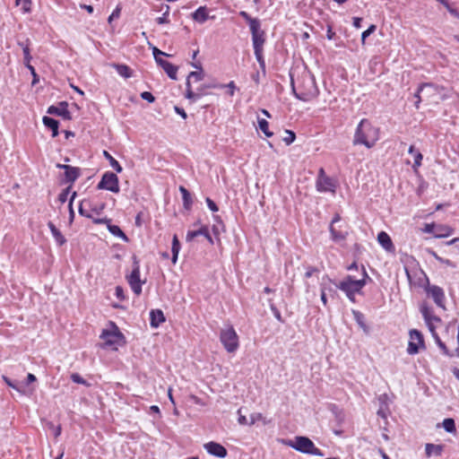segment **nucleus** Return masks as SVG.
Returning a JSON list of instances; mask_svg holds the SVG:
<instances>
[{"label": "nucleus", "instance_id": "55", "mask_svg": "<svg viewBox=\"0 0 459 459\" xmlns=\"http://www.w3.org/2000/svg\"><path fill=\"white\" fill-rule=\"evenodd\" d=\"M141 98L149 103H153L155 101V97L150 91H143L141 93Z\"/></svg>", "mask_w": 459, "mask_h": 459}, {"label": "nucleus", "instance_id": "40", "mask_svg": "<svg viewBox=\"0 0 459 459\" xmlns=\"http://www.w3.org/2000/svg\"><path fill=\"white\" fill-rule=\"evenodd\" d=\"M437 346L443 351L446 356L453 357L454 354L448 350L445 342H443L438 335L433 337Z\"/></svg>", "mask_w": 459, "mask_h": 459}, {"label": "nucleus", "instance_id": "38", "mask_svg": "<svg viewBox=\"0 0 459 459\" xmlns=\"http://www.w3.org/2000/svg\"><path fill=\"white\" fill-rule=\"evenodd\" d=\"M442 426L445 429V430L448 433H455L456 428H455V420L452 418H446L443 420Z\"/></svg>", "mask_w": 459, "mask_h": 459}, {"label": "nucleus", "instance_id": "14", "mask_svg": "<svg viewBox=\"0 0 459 459\" xmlns=\"http://www.w3.org/2000/svg\"><path fill=\"white\" fill-rule=\"evenodd\" d=\"M426 291L439 307H445V293L442 288L437 285H429Z\"/></svg>", "mask_w": 459, "mask_h": 459}, {"label": "nucleus", "instance_id": "27", "mask_svg": "<svg viewBox=\"0 0 459 459\" xmlns=\"http://www.w3.org/2000/svg\"><path fill=\"white\" fill-rule=\"evenodd\" d=\"M48 226L58 246H63L66 243L65 238L63 236L61 231L55 226L52 221L48 222Z\"/></svg>", "mask_w": 459, "mask_h": 459}, {"label": "nucleus", "instance_id": "58", "mask_svg": "<svg viewBox=\"0 0 459 459\" xmlns=\"http://www.w3.org/2000/svg\"><path fill=\"white\" fill-rule=\"evenodd\" d=\"M206 201V204H207V206L209 207V209L212 211V212H218L219 211V207L218 205L209 197H207L205 199Z\"/></svg>", "mask_w": 459, "mask_h": 459}, {"label": "nucleus", "instance_id": "23", "mask_svg": "<svg viewBox=\"0 0 459 459\" xmlns=\"http://www.w3.org/2000/svg\"><path fill=\"white\" fill-rule=\"evenodd\" d=\"M377 241L386 251L392 252L394 250L393 241L386 232L380 231L377 235Z\"/></svg>", "mask_w": 459, "mask_h": 459}, {"label": "nucleus", "instance_id": "64", "mask_svg": "<svg viewBox=\"0 0 459 459\" xmlns=\"http://www.w3.org/2000/svg\"><path fill=\"white\" fill-rule=\"evenodd\" d=\"M317 268L316 267H314V266H309L307 267V272L305 273V277L306 278H310L314 273L317 272Z\"/></svg>", "mask_w": 459, "mask_h": 459}, {"label": "nucleus", "instance_id": "42", "mask_svg": "<svg viewBox=\"0 0 459 459\" xmlns=\"http://www.w3.org/2000/svg\"><path fill=\"white\" fill-rule=\"evenodd\" d=\"M204 71L190 72L187 75L186 82H191V79H194L195 82H200L204 79Z\"/></svg>", "mask_w": 459, "mask_h": 459}, {"label": "nucleus", "instance_id": "18", "mask_svg": "<svg viewBox=\"0 0 459 459\" xmlns=\"http://www.w3.org/2000/svg\"><path fill=\"white\" fill-rule=\"evenodd\" d=\"M202 237L204 236L207 240L208 242L212 245L213 244V239L212 238V236L210 235L209 233V230H208V227L207 226H202L199 230H189L186 234V241L190 242L192 241L196 237Z\"/></svg>", "mask_w": 459, "mask_h": 459}, {"label": "nucleus", "instance_id": "59", "mask_svg": "<svg viewBox=\"0 0 459 459\" xmlns=\"http://www.w3.org/2000/svg\"><path fill=\"white\" fill-rule=\"evenodd\" d=\"M121 7L119 5L112 12V13L108 17V22H111L112 20L117 19L120 15Z\"/></svg>", "mask_w": 459, "mask_h": 459}, {"label": "nucleus", "instance_id": "37", "mask_svg": "<svg viewBox=\"0 0 459 459\" xmlns=\"http://www.w3.org/2000/svg\"><path fill=\"white\" fill-rule=\"evenodd\" d=\"M408 152L412 154L414 157V165L413 167H420L421 165V160L423 159L422 154L420 151L416 150L413 145L409 147Z\"/></svg>", "mask_w": 459, "mask_h": 459}, {"label": "nucleus", "instance_id": "25", "mask_svg": "<svg viewBox=\"0 0 459 459\" xmlns=\"http://www.w3.org/2000/svg\"><path fill=\"white\" fill-rule=\"evenodd\" d=\"M444 451L443 445H435L428 443L425 446V453L427 457H430L432 455L440 456Z\"/></svg>", "mask_w": 459, "mask_h": 459}, {"label": "nucleus", "instance_id": "26", "mask_svg": "<svg viewBox=\"0 0 459 459\" xmlns=\"http://www.w3.org/2000/svg\"><path fill=\"white\" fill-rule=\"evenodd\" d=\"M420 312L422 314V316L425 320V322L429 321H436L440 322V318L433 314V310L431 307H429L426 303H423L420 306Z\"/></svg>", "mask_w": 459, "mask_h": 459}, {"label": "nucleus", "instance_id": "11", "mask_svg": "<svg viewBox=\"0 0 459 459\" xmlns=\"http://www.w3.org/2000/svg\"><path fill=\"white\" fill-rule=\"evenodd\" d=\"M409 334L410 341L408 343L407 352L410 355L419 353L420 348H426L423 334L420 331H418L417 329H411Z\"/></svg>", "mask_w": 459, "mask_h": 459}, {"label": "nucleus", "instance_id": "20", "mask_svg": "<svg viewBox=\"0 0 459 459\" xmlns=\"http://www.w3.org/2000/svg\"><path fill=\"white\" fill-rule=\"evenodd\" d=\"M166 320L164 313L160 309H152L150 311V325L153 328H157Z\"/></svg>", "mask_w": 459, "mask_h": 459}, {"label": "nucleus", "instance_id": "48", "mask_svg": "<svg viewBox=\"0 0 459 459\" xmlns=\"http://www.w3.org/2000/svg\"><path fill=\"white\" fill-rule=\"evenodd\" d=\"M287 136H285L283 138V142L287 144V145H290L291 144L295 139H296V134L293 131H290V130H286L285 131Z\"/></svg>", "mask_w": 459, "mask_h": 459}, {"label": "nucleus", "instance_id": "31", "mask_svg": "<svg viewBox=\"0 0 459 459\" xmlns=\"http://www.w3.org/2000/svg\"><path fill=\"white\" fill-rule=\"evenodd\" d=\"M452 232H453V229L451 227L439 224V225H436L434 237L441 238H445V237L451 235Z\"/></svg>", "mask_w": 459, "mask_h": 459}, {"label": "nucleus", "instance_id": "1", "mask_svg": "<svg viewBox=\"0 0 459 459\" xmlns=\"http://www.w3.org/2000/svg\"><path fill=\"white\" fill-rule=\"evenodd\" d=\"M290 76L292 92L298 100L308 102L317 98L319 89L309 70L304 68L300 72H290Z\"/></svg>", "mask_w": 459, "mask_h": 459}, {"label": "nucleus", "instance_id": "29", "mask_svg": "<svg viewBox=\"0 0 459 459\" xmlns=\"http://www.w3.org/2000/svg\"><path fill=\"white\" fill-rule=\"evenodd\" d=\"M208 12L207 8L205 6H200L198 7L193 13L192 18L199 22L204 23L208 20Z\"/></svg>", "mask_w": 459, "mask_h": 459}, {"label": "nucleus", "instance_id": "16", "mask_svg": "<svg viewBox=\"0 0 459 459\" xmlns=\"http://www.w3.org/2000/svg\"><path fill=\"white\" fill-rule=\"evenodd\" d=\"M204 449L207 451L208 454L219 457V458H225L228 455L227 449L221 445L220 443L210 441L206 444H204Z\"/></svg>", "mask_w": 459, "mask_h": 459}, {"label": "nucleus", "instance_id": "5", "mask_svg": "<svg viewBox=\"0 0 459 459\" xmlns=\"http://www.w3.org/2000/svg\"><path fill=\"white\" fill-rule=\"evenodd\" d=\"M110 329H104L100 338L105 342L106 346L118 345L126 343L125 336L114 322H109Z\"/></svg>", "mask_w": 459, "mask_h": 459}, {"label": "nucleus", "instance_id": "41", "mask_svg": "<svg viewBox=\"0 0 459 459\" xmlns=\"http://www.w3.org/2000/svg\"><path fill=\"white\" fill-rule=\"evenodd\" d=\"M352 314L354 316V319L357 322V324L363 329L367 328V325L364 322V315L358 311V310H352Z\"/></svg>", "mask_w": 459, "mask_h": 459}, {"label": "nucleus", "instance_id": "13", "mask_svg": "<svg viewBox=\"0 0 459 459\" xmlns=\"http://www.w3.org/2000/svg\"><path fill=\"white\" fill-rule=\"evenodd\" d=\"M50 115H55L63 117L65 120H71L72 115L68 110V103L66 101H60L57 106H50L47 111Z\"/></svg>", "mask_w": 459, "mask_h": 459}, {"label": "nucleus", "instance_id": "45", "mask_svg": "<svg viewBox=\"0 0 459 459\" xmlns=\"http://www.w3.org/2000/svg\"><path fill=\"white\" fill-rule=\"evenodd\" d=\"M71 379L74 383L81 384L85 386H90L91 385L83 378L78 373H73L71 375Z\"/></svg>", "mask_w": 459, "mask_h": 459}, {"label": "nucleus", "instance_id": "39", "mask_svg": "<svg viewBox=\"0 0 459 459\" xmlns=\"http://www.w3.org/2000/svg\"><path fill=\"white\" fill-rule=\"evenodd\" d=\"M258 126L260 130L267 136H273V132L269 130V123L264 118H258Z\"/></svg>", "mask_w": 459, "mask_h": 459}, {"label": "nucleus", "instance_id": "44", "mask_svg": "<svg viewBox=\"0 0 459 459\" xmlns=\"http://www.w3.org/2000/svg\"><path fill=\"white\" fill-rule=\"evenodd\" d=\"M166 7V10L164 12V13L162 14V16L160 17H158L156 19V22L158 24H165V23H169V5H165Z\"/></svg>", "mask_w": 459, "mask_h": 459}, {"label": "nucleus", "instance_id": "50", "mask_svg": "<svg viewBox=\"0 0 459 459\" xmlns=\"http://www.w3.org/2000/svg\"><path fill=\"white\" fill-rule=\"evenodd\" d=\"M72 188V186L70 185L66 188H65L58 195V201L62 204L65 203L67 200V196L70 193V190Z\"/></svg>", "mask_w": 459, "mask_h": 459}, {"label": "nucleus", "instance_id": "47", "mask_svg": "<svg viewBox=\"0 0 459 459\" xmlns=\"http://www.w3.org/2000/svg\"><path fill=\"white\" fill-rule=\"evenodd\" d=\"M152 55L154 56V59L156 61V63L158 64V60H163L161 58V56H169L168 54H166L165 52L160 50L158 48L156 47H152Z\"/></svg>", "mask_w": 459, "mask_h": 459}, {"label": "nucleus", "instance_id": "17", "mask_svg": "<svg viewBox=\"0 0 459 459\" xmlns=\"http://www.w3.org/2000/svg\"><path fill=\"white\" fill-rule=\"evenodd\" d=\"M316 190L318 192H332L335 193L337 187V182L335 179L325 177L323 178L320 181H316Z\"/></svg>", "mask_w": 459, "mask_h": 459}, {"label": "nucleus", "instance_id": "34", "mask_svg": "<svg viewBox=\"0 0 459 459\" xmlns=\"http://www.w3.org/2000/svg\"><path fill=\"white\" fill-rule=\"evenodd\" d=\"M103 156L106 158V160H108L109 165L113 168L114 170H116V172H122V166L108 151H103Z\"/></svg>", "mask_w": 459, "mask_h": 459}, {"label": "nucleus", "instance_id": "57", "mask_svg": "<svg viewBox=\"0 0 459 459\" xmlns=\"http://www.w3.org/2000/svg\"><path fill=\"white\" fill-rule=\"evenodd\" d=\"M115 295L119 300H125L126 295L124 293V289L121 286H117L115 289Z\"/></svg>", "mask_w": 459, "mask_h": 459}, {"label": "nucleus", "instance_id": "30", "mask_svg": "<svg viewBox=\"0 0 459 459\" xmlns=\"http://www.w3.org/2000/svg\"><path fill=\"white\" fill-rule=\"evenodd\" d=\"M179 192L182 195L183 206L186 210L189 211L192 208L193 198L190 192L183 186H179Z\"/></svg>", "mask_w": 459, "mask_h": 459}, {"label": "nucleus", "instance_id": "32", "mask_svg": "<svg viewBox=\"0 0 459 459\" xmlns=\"http://www.w3.org/2000/svg\"><path fill=\"white\" fill-rule=\"evenodd\" d=\"M4 382L13 389L16 390L17 392L21 393L22 394H25L24 385L20 383L19 381H13L6 376L2 377Z\"/></svg>", "mask_w": 459, "mask_h": 459}, {"label": "nucleus", "instance_id": "28", "mask_svg": "<svg viewBox=\"0 0 459 459\" xmlns=\"http://www.w3.org/2000/svg\"><path fill=\"white\" fill-rule=\"evenodd\" d=\"M18 45L22 48L23 52V64L24 65L30 63L32 56L30 55V41L29 39H27L25 41H18Z\"/></svg>", "mask_w": 459, "mask_h": 459}, {"label": "nucleus", "instance_id": "12", "mask_svg": "<svg viewBox=\"0 0 459 459\" xmlns=\"http://www.w3.org/2000/svg\"><path fill=\"white\" fill-rule=\"evenodd\" d=\"M93 223L95 224H104L107 223L108 231L116 236L120 238L126 242L129 241L128 237L125 234V232L120 229L119 226L114 225L110 223V219L108 218H93L92 219Z\"/></svg>", "mask_w": 459, "mask_h": 459}, {"label": "nucleus", "instance_id": "6", "mask_svg": "<svg viewBox=\"0 0 459 459\" xmlns=\"http://www.w3.org/2000/svg\"><path fill=\"white\" fill-rule=\"evenodd\" d=\"M220 341L230 353L235 352L239 346L238 336L231 325L221 331Z\"/></svg>", "mask_w": 459, "mask_h": 459}, {"label": "nucleus", "instance_id": "61", "mask_svg": "<svg viewBox=\"0 0 459 459\" xmlns=\"http://www.w3.org/2000/svg\"><path fill=\"white\" fill-rule=\"evenodd\" d=\"M224 87L229 88L228 93H229L230 96H233L234 95L236 85H235V82L233 81L230 82L228 84L224 85Z\"/></svg>", "mask_w": 459, "mask_h": 459}, {"label": "nucleus", "instance_id": "53", "mask_svg": "<svg viewBox=\"0 0 459 459\" xmlns=\"http://www.w3.org/2000/svg\"><path fill=\"white\" fill-rule=\"evenodd\" d=\"M75 196H76V192H74L72 196H71V198H70L69 204H68L70 222H72L74 221V211L73 209V202H74Z\"/></svg>", "mask_w": 459, "mask_h": 459}, {"label": "nucleus", "instance_id": "54", "mask_svg": "<svg viewBox=\"0 0 459 459\" xmlns=\"http://www.w3.org/2000/svg\"><path fill=\"white\" fill-rule=\"evenodd\" d=\"M326 283L322 282L321 283V300L324 304V306H327V297H326Z\"/></svg>", "mask_w": 459, "mask_h": 459}, {"label": "nucleus", "instance_id": "4", "mask_svg": "<svg viewBox=\"0 0 459 459\" xmlns=\"http://www.w3.org/2000/svg\"><path fill=\"white\" fill-rule=\"evenodd\" d=\"M327 281L330 283L335 285L336 289L341 290L345 294H360L362 289L366 285V281L363 280H356L352 275H346L339 283L327 277Z\"/></svg>", "mask_w": 459, "mask_h": 459}, {"label": "nucleus", "instance_id": "49", "mask_svg": "<svg viewBox=\"0 0 459 459\" xmlns=\"http://www.w3.org/2000/svg\"><path fill=\"white\" fill-rule=\"evenodd\" d=\"M85 204H90V202L86 201V200H83L81 202V204L79 205V213H80V215H82L83 217L91 219V218H92L91 214L84 209Z\"/></svg>", "mask_w": 459, "mask_h": 459}, {"label": "nucleus", "instance_id": "51", "mask_svg": "<svg viewBox=\"0 0 459 459\" xmlns=\"http://www.w3.org/2000/svg\"><path fill=\"white\" fill-rule=\"evenodd\" d=\"M16 5L22 4V11L24 13H29L30 11V0H15Z\"/></svg>", "mask_w": 459, "mask_h": 459}, {"label": "nucleus", "instance_id": "36", "mask_svg": "<svg viewBox=\"0 0 459 459\" xmlns=\"http://www.w3.org/2000/svg\"><path fill=\"white\" fill-rule=\"evenodd\" d=\"M435 84L431 83V82H424V83H421L417 91L415 92L414 94V97L417 99L416 102H415V107L417 108H419V104L420 102L421 101V98H420V92L423 91L426 88H435Z\"/></svg>", "mask_w": 459, "mask_h": 459}, {"label": "nucleus", "instance_id": "22", "mask_svg": "<svg viewBox=\"0 0 459 459\" xmlns=\"http://www.w3.org/2000/svg\"><path fill=\"white\" fill-rule=\"evenodd\" d=\"M341 221V217L338 213H336L334 215V217L333 218L332 221H331V224H330V232H331V236H332V239L333 241H341V240H343L345 238H346V234H344L343 232L342 231H339L337 230L335 228H334V223L338 222Z\"/></svg>", "mask_w": 459, "mask_h": 459}, {"label": "nucleus", "instance_id": "63", "mask_svg": "<svg viewBox=\"0 0 459 459\" xmlns=\"http://www.w3.org/2000/svg\"><path fill=\"white\" fill-rule=\"evenodd\" d=\"M426 324L429 327V332L431 333L432 337L438 335L437 333L436 332V327L433 325V321L426 322Z\"/></svg>", "mask_w": 459, "mask_h": 459}, {"label": "nucleus", "instance_id": "7", "mask_svg": "<svg viewBox=\"0 0 459 459\" xmlns=\"http://www.w3.org/2000/svg\"><path fill=\"white\" fill-rule=\"evenodd\" d=\"M97 189L108 190L117 194L120 190L118 177L111 171H106L102 175L100 181L98 183Z\"/></svg>", "mask_w": 459, "mask_h": 459}, {"label": "nucleus", "instance_id": "10", "mask_svg": "<svg viewBox=\"0 0 459 459\" xmlns=\"http://www.w3.org/2000/svg\"><path fill=\"white\" fill-rule=\"evenodd\" d=\"M254 53L263 73H265V60L264 57V45L265 43V32L252 37Z\"/></svg>", "mask_w": 459, "mask_h": 459}, {"label": "nucleus", "instance_id": "19", "mask_svg": "<svg viewBox=\"0 0 459 459\" xmlns=\"http://www.w3.org/2000/svg\"><path fill=\"white\" fill-rule=\"evenodd\" d=\"M158 65L160 66L168 76L172 80H177V73L178 67L174 65L173 64L168 62L167 60H158Z\"/></svg>", "mask_w": 459, "mask_h": 459}, {"label": "nucleus", "instance_id": "33", "mask_svg": "<svg viewBox=\"0 0 459 459\" xmlns=\"http://www.w3.org/2000/svg\"><path fill=\"white\" fill-rule=\"evenodd\" d=\"M181 245L178 238L177 235H174L172 238V247H171V252H172V257L171 262L175 264L178 261V253L180 250Z\"/></svg>", "mask_w": 459, "mask_h": 459}, {"label": "nucleus", "instance_id": "52", "mask_svg": "<svg viewBox=\"0 0 459 459\" xmlns=\"http://www.w3.org/2000/svg\"><path fill=\"white\" fill-rule=\"evenodd\" d=\"M25 66L29 69V71L30 72V74H31V75H32V77H33V78H32V85H35L36 83H38V82H39V75H38V74H37V73H36V70H35L34 66H32V65H30V63H29L28 65H26Z\"/></svg>", "mask_w": 459, "mask_h": 459}, {"label": "nucleus", "instance_id": "62", "mask_svg": "<svg viewBox=\"0 0 459 459\" xmlns=\"http://www.w3.org/2000/svg\"><path fill=\"white\" fill-rule=\"evenodd\" d=\"M326 37L329 40L333 39L335 37V32L333 30V26L331 24H327Z\"/></svg>", "mask_w": 459, "mask_h": 459}, {"label": "nucleus", "instance_id": "8", "mask_svg": "<svg viewBox=\"0 0 459 459\" xmlns=\"http://www.w3.org/2000/svg\"><path fill=\"white\" fill-rule=\"evenodd\" d=\"M224 88V84H217V83H204L200 87L197 88L196 91L192 90L191 82H186V93L185 97L192 101H195L199 100L202 96L206 94V90L208 89H216Z\"/></svg>", "mask_w": 459, "mask_h": 459}, {"label": "nucleus", "instance_id": "60", "mask_svg": "<svg viewBox=\"0 0 459 459\" xmlns=\"http://www.w3.org/2000/svg\"><path fill=\"white\" fill-rule=\"evenodd\" d=\"M174 110L177 114H178L183 119H186L187 117V114L186 113V111L184 110V108H180V107H178V106H175L174 107Z\"/></svg>", "mask_w": 459, "mask_h": 459}, {"label": "nucleus", "instance_id": "24", "mask_svg": "<svg viewBox=\"0 0 459 459\" xmlns=\"http://www.w3.org/2000/svg\"><path fill=\"white\" fill-rule=\"evenodd\" d=\"M43 124L46 127L49 128L52 131V137H56L59 134L58 127L59 122L58 120L52 118L50 117L45 116L43 117Z\"/></svg>", "mask_w": 459, "mask_h": 459}, {"label": "nucleus", "instance_id": "43", "mask_svg": "<svg viewBox=\"0 0 459 459\" xmlns=\"http://www.w3.org/2000/svg\"><path fill=\"white\" fill-rule=\"evenodd\" d=\"M269 305H270V308L273 314V316H275V318L281 322V323H283L284 320L281 316V312L279 311V309L276 307V306L274 305V303H273L272 299H269Z\"/></svg>", "mask_w": 459, "mask_h": 459}, {"label": "nucleus", "instance_id": "15", "mask_svg": "<svg viewBox=\"0 0 459 459\" xmlns=\"http://www.w3.org/2000/svg\"><path fill=\"white\" fill-rule=\"evenodd\" d=\"M239 16L248 23L252 37L259 35L262 32H265L261 29V22L259 19L251 17L245 11L239 12Z\"/></svg>", "mask_w": 459, "mask_h": 459}, {"label": "nucleus", "instance_id": "21", "mask_svg": "<svg viewBox=\"0 0 459 459\" xmlns=\"http://www.w3.org/2000/svg\"><path fill=\"white\" fill-rule=\"evenodd\" d=\"M81 176V169L77 167L70 166L65 168V179L64 183H70L71 185Z\"/></svg>", "mask_w": 459, "mask_h": 459}, {"label": "nucleus", "instance_id": "3", "mask_svg": "<svg viewBox=\"0 0 459 459\" xmlns=\"http://www.w3.org/2000/svg\"><path fill=\"white\" fill-rule=\"evenodd\" d=\"M286 446L302 453L307 455H313L316 456H324V453L317 448L313 441L305 436H297L294 439H287L282 441Z\"/></svg>", "mask_w": 459, "mask_h": 459}, {"label": "nucleus", "instance_id": "56", "mask_svg": "<svg viewBox=\"0 0 459 459\" xmlns=\"http://www.w3.org/2000/svg\"><path fill=\"white\" fill-rule=\"evenodd\" d=\"M444 6L446 8V10L450 13L451 15L459 20V12L455 8H454L449 2H447Z\"/></svg>", "mask_w": 459, "mask_h": 459}, {"label": "nucleus", "instance_id": "46", "mask_svg": "<svg viewBox=\"0 0 459 459\" xmlns=\"http://www.w3.org/2000/svg\"><path fill=\"white\" fill-rule=\"evenodd\" d=\"M377 30V26L375 24H371L366 30H364L361 34V42L362 44H365V40L370 35L372 34L373 32H375V30Z\"/></svg>", "mask_w": 459, "mask_h": 459}, {"label": "nucleus", "instance_id": "35", "mask_svg": "<svg viewBox=\"0 0 459 459\" xmlns=\"http://www.w3.org/2000/svg\"><path fill=\"white\" fill-rule=\"evenodd\" d=\"M113 66L116 68L117 74L124 78H130L132 76L131 68L123 64H114Z\"/></svg>", "mask_w": 459, "mask_h": 459}, {"label": "nucleus", "instance_id": "9", "mask_svg": "<svg viewBox=\"0 0 459 459\" xmlns=\"http://www.w3.org/2000/svg\"><path fill=\"white\" fill-rule=\"evenodd\" d=\"M127 282L129 283L132 290L137 296L142 293V285L144 281L140 279V265L136 256H134V267L131 273L126 276Z\"/></svg>", "mask_w": 459, "mask_h": 459}, {"label": "nucleus", "instance_id": "2", "mask_svg": "<svg viewBox=\"0 0 459 459\" xmlns=\"http://www.w3.org/2000/svg\"><path fill=\"white\" fill-rule=\"evenodd\" d=\"M377 140L378 128L373 126L369 120L361 119L354 134L353 144H362L370 149L375 146Z\"/></svg>", "mask_w": 459, "mask_h": 459}]
</instances>
